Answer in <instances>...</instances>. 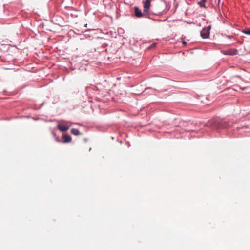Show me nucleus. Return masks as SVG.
I'll return each mask as SVG.
<instances>
[{
  "instance_id": "1",
  "label": "nucleus",
  "mask_w": 250,
  "mask_h": 250,
  "mask_svg": "<svg viewBox=\"0 0 250 250\" xmlns=\"http://www.w3.org/2000/svg\"><path fill=\"white\" fill-rule=\"evenodd\" d=\"M210 29V26H209L207 28H203L201 31L200 35L204 39L208 38L209 36V30Z\"/></svg>"
},
{
  "instance_id": "7",
  "label": "nucleus",
  "mask_w": 250,
  "mask_h": 250,
  "mask_svg": "<svg viewBox=\"0 0 250 250\" xmlns=\"http://www.w3.org/2000/svg\"><path fill=\"white\" fill-rule=\"evenodd\" d=\"M207 0H201L199 2H198V4L201 7L205 8V2Z\"/></svg>"
},
{
  "instance_id": "6",
  "label": "nucleus",
  "mask_w": 250,
  "mask_h": 250,
  "mask_svg": "<svg viewBox=\"0 0 250 250\" xmlns=\"http://www.w3.org/2000/svg\"><path fill=\"white\" fill-rule=\"evenodd\" d=\"M71 133L74 135H79L81 134L79 130L76 128H72L71 130Z\"/></svg>"
},
{
  "instance_id": "4",
  "label": "nucleus",
  "mask_w": 250,
  "mask_h": 250,
  "mask_svg": "<svg viewBox=\"0 0 250 250\" xmlns=\"http://www.w3.org/2000/svg\"><path fill=\"white\" fill-rule=\"evenodd\" d=\"M150 0H146V2L145 3L144 6V12L146 13L147 14L148 10L150 8Z\"/></svg>"
},
{
  "instance_id": "9",
  "label": "nucleus",
  "mask_w": 250,
  "mask_h": 250,
  "mask_svg": "<svg viewBox=\"0 0 250 250\" xmlns=\"http://www.w3.org/2000/svg\"><path fill=\"white\" fill-rule=\"evenodd\" d=\"M52 134H53L54 136L56 137V141H57L58 142H60V140L59 139V137L56 136V134L55 133H54V132H53Z\"/></svg>"
},
{
  "instance_id": "8",
  "label": "nucleus",
  "mask_w": 250,
  "mask_h": 250,
  "mask_svg": "<svg viewBox=\"0 0 250 250\" xmlns=\"http://www.w3.org/2000/svg\"><path fill=\"white\" fill-rule=\"evenodd\" d=\"M242 32L245 34L250 35V29L244 30Z\"/></svg>"
},
{
  "instance_id": "5",
  "label": "nucleus",
  "mask_w": 250,
  "mask_h": 250,
  "mask_svg": "<svg viewBox=\"0 0 250 250\" xmlns=\"http://www.w3.org/2000/svg\"><path fill=\"white\" fill-rule=\"evenodd\" d=\"M63 138L64 139L63 142L64 143L70 142L72 140L71 137L67 134L63 135Z\"/></svg>"
},
{
  "instance_id": "2",
  "label": "nucleus",
  "mask_w": 250,
  "mask_h": 250,
  "mask_svg": "<svg viewBox=\"0 0 250 250\" xmlns=\"http://www.w3.org/2000/svg\"><path fill=\"white\" fill-rule=\"evenodd\" d=\"M135 15L137 18L146 17L147 14L146 13H142L141 10L138 7H134Z\"/></svg>"
},
{
  "instance_id": "3",
  "label": "nucleus",
  "mask_w": 250,
  "mask_h": 250,
  "mask_svg": "<svg viewBox=\"0 0 250 250\" xmlns=\"http://www.w3.org/2000/svg\"><path fill=\"white\" fill-rule=\"evenodd\" d=\"M57 128L61 131H66L69 129V127L65 125L58 124L57 125Z\"/></svg>"
},
{
  "instance_id": "11",
  "label": "nucleus",
  "mask_w": 250,
  "mask_h": 250,
  "mask_svg": "<svg viewBox=\"0 0 250 250\" xmlns=\"http://www.w3.org/2000/svg\"><path fill=\"white\" fill-rule=\"evenodd\" d=\"M182 43H183L184 45H186V44H187V42H185V41H183Z\"/></svg>"
},
{
  "instance_id": "10",
  "label": "nucleus",
  "mask_w": 250,
  "mask_h": 250,
  "mask_svg": "<svg viewBox=\"0 0 250 250\" xmlns=\"http://www.w3.org/2000/svg\"><path fill=\"white\" fill-rule=\"evenodd\" d=\"M222 124H223V123H219V127H220V128H224V127H225V126H222Z\"/></svg>"
}]
</instances>
